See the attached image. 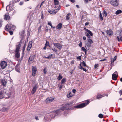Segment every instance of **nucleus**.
Wrapping results in <instances>:
<instances>
[{
	"label": "nucleus",
	"mask_w": 122,
	"mask_h": 122,
	"mask_svg": "<svg viewBox=\"0 0 122 122\" xmlns=\"http://www.w3.org/2000/svg\"><path fill=\"white\" fill-rule=\"evenodd\" d=\"M83 39L84 40H86V38L84 36L83 37Z\"/></svg>",
	"instance_id": "nucleus-62"
},
{
	"label": "nucleus",
	"mask_w": 122,
	"mask_h": 122,
	"mask_svg": "<svg viewBox=\"0 0 122 122\" xmlns=\"http://www.w3.org/2000/svg\"><path fill=\"white\" fill-rule=\"evenodd\" d=\"M21 43H18L16 46V49L15 51V57L18 58L20 57V54L19 53V49L20 47L21 46Z\"/></svg>",
	"instance_id": "nucleus-1"
},
{
	"label": "nucleus",
	"mask_w": 122,
	"mask_h": 122,
	"mask_svg": "<svg viewBox=\"0 0 122 122\" xmlns=\"http://www.w3.org/2000/svg\"><path fill=\"white\" fill-rule=\"evenodd\" d=\"M99 117L101 118H102L103 117V115L101 114H100L98 115Z\"/></svg>",
	"instance_id": "nucleus-37"
},
{
	"label": "nucleus",
	"mask_w": 122,
	"mask_h": 122,
	"mask_svg": "<svg viewBox=\"0 0 122 122\" xmlns=\"http://www.w3.org/2000/svg\"><path fill=\"white\" fill-rule=\"evenodd\" d=\"M98 66V64H95V65L94 67L95 68H96Z\"/></svg>",
	"instance_id": "nucleus-50"
},
{
	"label": "nucleus",
	"mask_w": 122,
	"mask_h": 122,
	"mask_svg": "<svg viewBox=\"0 0 122 122\" xmlns=\"http://www.w3.org/2000/svg\"><path fill=\"white\" fill-rule=\"evenodd\" d=\"M54 99V98L49 97L46 99V103H49L52 102Z\"/></svg>",
	"instance_id": "nucleus-7"
},
{
	"label": "nucleus",
	"mask_w": 122,
	"mask_h": 122,
	"mask_svg": "<svg viewBox=\"0 0 122 122\" xmlns=\"http://www.w3.org/2000/svg\"><path fill=\"white\" fill-rule=\"evenodd\" d=\"M85 35L87 36L88 38H90V36L88 33H85Z\"/></svg>",
	"instance_id": "nucleus-36"
},
{
	"label": "nucleus",
	"mask_w": 122,
	"mask_h": 122,
	"mask_svg": "<svg viewBox=\"0 0 122 122\" xmlns=\"http://www.w3.org/2000/svg\"><path fill=\"white\" fill-rule=\"evenodd\" d=\"M54 2L55 5H59V2L57 0H54Z\"/></svg>",
	"instance_id": "nucleus-27"
},
{
	"label": "nucleus",
	"mask_w": 122,
	"mask_h": 122,
	"mask_svg": "<svg viewBox=\"0 0 122 122\" xmlns=\"http://www.w3.org/2000/svg\"><path fill=\"white\" fill-rule=\"evenodd\" d=\"M62 76L60 75V74H59V76L58 77L57 79L58 80H60L62 79Z\"/></svg>",
	"instance_id": "nucleus-24"
},
{
	"label": "nucleus",
	"mask_w": 122,
	"mask_h": 122,
	"mask_svg": "<svg viewBox=\"0 0 122 122\" xmlns=\"http://www.w3.org/2000/svg\"><path fill=\"white\" fill-rule=\"evenodd\" d=\"M10 18V16L7 14H5L4 15V19L7 20H9Z\"/></svg>",
	"instance_id": "nucleus-13"
},
{
	"label": "nucleus",
	"mask_w": 122,
	"mask_h": 122,
	"mask_svg": "<svg viewBox=\"0 0 122 122\" xmlns=\"http://www.w3.org/2000/svg\"><path fill=\"white\" fill-rule=\"evenodd\" d=\"M9 8V5H8L6 7V10L7 11H8V10H7V8Z\"/></svg>",
	"instance_id": "nucleus-58"
},
{
	"label": "nucleus",
	"mask_w": 122,
	"mask_h": 122,
	"mask_svg": "<svg viewBox=\"0 0 122 122\" xmlns=\"http://www.w3.org/2000/svg\"><path fill=\"white\" fill-rule=\"evenodd\" d=\"M32 42L31 41L29 42L27 48V51H29L32 46Z\"/></svg>",
	"instance_id": "nucleus-11"
},
{
	"label": "nucleus",
	"mask_w": 122,
	"mask_h": 122,
	"mask_svg": "<svg viewBox=\"0 0 122 122\" xmlns=\"http://www.w3.org/2000/svg\"><path fill=\"white\" fill-rule=\"evenodd\" d=\"M88 102L86 103H84L81 104H79L78 105L75 106L74 107L75 108H82L84 107L85 106H86L89 103V101L88 100H87Z\"/></svg>",
	"instance_id": "nucleus-2"
},
{
	"label": "nucleus",
	"mask_w": 122,
	"mask_h": 122,
	"mask_svg": "<svg viewBox=\"0 0 122 122\" xmlns=\"http://www.w3.org/2000/svg\"><path fill=\"white\" fill-rule=\"evenodd\" d=\"M75 62L74 60H73L71 62V65H72L73 64H74Z\"/></svg>",
	"instance_id": "nucleus-47"
},
{
	"label": "nucleus",
	"mask_w": 122,
	"mask_h": 122,
	"mask_svg": "<svg viewBox=\"0 0 122 122\" xmlns=\"http://www.w3.org/2000/svg\"><path fill=\"white\" fill-rule=\"evenodd\" d=\"M41 26H40L38 28V32H40L41 30Z\"/></svg>",
	"instance_id": "nucleus-48"
},
{
	"label": "nucleus",
	"mask_w": 122,
	"mask_h": 122,
	"mask_svg": "<svg viewBox=\"0 0 122 122\" xmlns=\"http://www.w3.org/2000/svg\"><path fill=\"white\" fill-rule=\"evenodd\" d=\"M82 69L84 71H85L86 72V71H87V70H86V69L83 68H82Z\"/></svg>",
	"instance_id": "nucleus-53"
},
{
	"label": "nucleus",
	"mask_w": 122,
	"mask_h": 122,
	"mask_svg": "<svg viewBox=\"0 0 122 122\" xmlns=\"http://www.w3.org/2000/svg\"><path fill=\"white\" fill-rule=\"evenodd\" d=\"M88 41L89 42V43L91 44H92L93 43V41L92 39L89 38L87 39Z\"/></svg>",
	"instance_id": "nucleus-22"
},
{
	"label": "nucleus",
	"mask_w": 122,
	"mask_h": 122,
	"mask_svg": "<svg viewBox=\"0 0 122 122\" xmlns=\"http://www.w3.org/2000/svg\"><path fill=\"white\" fill-rule=\"evenodd\" d=\"M71 14L69 13L67 14L66 17V19L67 20H68L69 19V16Z\"/></svg>",
	"instance_id": "nucleus-32"
},
{
	"label": "nucleus",
	"mask_w": 122,
	"mask_h": 122,
	"mask_svg": "<svg viewBox=\"0 0 122 122\" xmlns=\"http://www.w3.org/2000/svg\"><path fill=\"white\" fill-rule=\"evenodd\" d=\"M62 25L61 23H59L57 26L56 28L58 29H61V28Z\"/></svg>",
	"instance_id": "nucleus-15"
},
{
	"label": "nucleus",
	"mask_w": 122,
	"mask_h": 122,
	"mask_svg": "<svg viewBox=\"0 0 122 122\" xmlns=\"http://www.w3.org/2000/svg\"><path fill=\"white\" fill-rule=\"evenodd\" d=\"M110 4L114 6H117L119 4L118 0H112L110 2Z\"/></svg>",
	"instance_id": "nucleus-4"
},
{
	"label": "nucleus",
	"mask_w": 122,
	"mask_h": 122,
	"mask_svg": "<svg viewBox=\"0 0 122 122\" xmlns=\"http://www.w3.org/2000/svg\"><path fill=\"white\" fill-rule=\"evenodd\" d=\"M116 39H117L118 40V41H122V36H121V37H120H120H119V36H117Z\"/></svg>",
	"instance_id": "nucleus-18"
},
{
	"label": "nucleus",
	"mask_w": 122,
	"mask_h": 122,
	"mask_svg": "<svg viewBox=\"0 0 122 122\" xmlns=\"http://www.w3.org/2000/svg\"><path fill=\"white\" fill-rule=\"evenodd\" d=\"M48 24L49 25H50L52 28H55V27H53L52 26V24L51 22H48Z\"/></svg>",
	"instance_id": "nucleus-30"
},
{
	"label": "nucleus",
	"mask_w": 122,
	"mask_h": 122,
	"mask_svg": "<svg viewBox=\"0 0 122 122\" xmlns=\"http://www.w3.org/2000/svg\"><path fill=\"white\" fill-rule=\"evenodd\" d=\"M85 30L88 33V34L89 33L91 36H93V34L91 31L86 29Z\"/></svg>",
	"instance_id": "nucleus-17"
},
{
	"label": "nucleus",
	"mask_w": 122,
	"mask_h": 122,
	"mask_svg": "<svg viewBox=\"0 0 122 122\" xmlns=\"http://www.w3.org/2000/svg\"><path fill=\"white\" fill-rule=\"evenodd\" d=\"M49 45V42L48 41H47L46 42V43L45 45V46H47Z\"/></svg>",
	"instance_id": "nucleus-44"
},
{
	"label": "nucleus",
	"mask_w": 122,
	"mask_h": 122,
	"mask_svg": "<svg viewBox=\"0 0 122 122\" xmlns=\"http://www.w3.org/2000/svg\"><path fill=\"white\" fill-rule=\"evenodd\" d=\"M106 33H107L110 36L112 35H113V32L111 30H109L107 31Z\"/></svg>",
	"instance_id": "nucleus-12"
},
{
	"label": "nucleus",
	"mask_w": 122,
	"mask_h": 122,
	"mask_svg": "<svg viewBox=\"0 0 122 122\" xmlns=\"http://www.w3.org/2000/svg\"><path fill=\"white\" fill-rule=\"evenodd\" d=\"M38 87V85L36 84L35 86L33 87V89L31 91V93L32 94H33L36 92L37 89Z\"/></svg>",
	"instance_id": "nucleus-9"
},
{
	"label": "nucleus",
	"mask_w": 122,
	"mask_h": 122,
	"mask_svg": "<svg viewBox=\"0 0 122 122\" xmlns=\"http://www.w3.org/2000/svg\"><path fill=\"white\" fill-rule=\"evenodd\" d=\"M105 60H106V59H103L101 60H100V61H105Z\"/></svg>",
	"instance_id": "nucleus-60"
},
{
	"label": "nucleus",
	"mask_w": 122,
	"mask_h": 122,
	"mask_svg": "<svg viewBox=\"0 0 122 122\" xmlns=\"http://www.w3.org/2000/svg\"><path fill=\"white\" fill-rule=\"evenodd\" d=\"M52 50L53 51H54L56 52H57V50L56 49H55V48L52 49Z\"/></svg>",
	"instance_id": "nucleus-46"
},
{
	"label": "nucleus",
	"mask_w": 122,
	"mask_h": 122,
	"mask_svg": "<svg viewBox=\"0 0 122 122\" xmlns=\"http://www.w3.org/2000/svg\"><path fill=\"white\" fill-rule=\"evenodd\" d=\"M118 76L117 73V72H115L112 76V79L114 80H116L117 79V76Z\"/></svg>",
	"instance_id": "nucleus-10"
},
{
	"label": "nucleus",
	"mask_w": 122,
	"mask_h": 122,
	"mask_svg": "<svg viewBox=\"0 0 122 122\" xmlns=\"http://www.w3.org/2000/svg\"><path fill=\"white\" fill-rule=\"evenodd\" d=\"M1 65L2 69H4L7 66V63L5 61H2L1 63Z\"/></svg>",
	"instance_id": "nucleus-6"
},
{
	"label": "nucleus",
	"mask_w": 122,
	"mask_h": 122,
	"mask_svg": "<svg viewBox=\"0 0 122 122\" xmlns=\"http://www.w3.org/2000/svg\"><path fill=\"white\" fill-rule=\"evenodd\" d=\"M122 11L120 10H119L117 11L116 12V14L118 15Z\"/></svg>",
	"instance_id": "nucleus-29"
},
{
	"label": "nucleus",
	"mask_w": 122,
	"mask_h": 122,
	"mask_svg": "<svg viewBox=\"0 0 122 122\" xmlns=\"http://www.w3.org/2000/svg\"><path fill=\"white\" fill-rule=\"evenodd\" d=\"M103 16H105V17L107 15V14L106 13V12L105 11H104L103 12Z\"/></svg>",
	"instance_id": "nucleus-39"
},
{
	"label": "nucleus",
	"mask_w": 122,
	"mask_h": 122,
	"mask_svg": "<svg viewBox=\"0 0 122 122\" xmlns=\"http://www.w3.org/2000/svg\"><path fill=\"white\" fill-rule=\"evenodd\" d=\"M48 28L47 27H46V28L45 31L46 32H47L48 31Z\"/></svg>",
	"instance_id": "nucleus-51"
},
{
	"label": "nucleus",
	"mask_w": 122,
	"mask_h": 122,
	"mask_svg": "<svg viewBox=\"0 0 122 122\" xmlns=\"http://www.w3.org/2000/svg\"><path fill=\"white\" fill-rule=\"evenodd\" d=\"M103 96L102 95H98L96 97V98L97 99H99L100 98H102L103 97Z\"/></svg>",
	"instance_id": "nucleus-20"
},
{
	"label": "nucleus",
	"mask_w": 122,
	"mask_h": 122,
	"mask_svg": "<svg viewBox=\"0 0 122 122\" xmlns=\"http://www.w3.org/2000/svg\"><path fill=\"white\" fill-rule=\"evenodd\" d=\"M15 27L13 26L12 24H7L6 26L5 29L7 30H11L14 29Z\"/></svg>",
	"instance_id": "nucleus-3"
},
{
	"label": "nucleus",
	"mask_w": 122,
	"mask_h": 122,
	"mask_svg": "<svg viewBox=\"0 0 122 122\" xmlns=\"http://www.w3.org/2000/svg\"><path fill=\"white\" fill-rule=\"evenodd\" d=\"M89 24V23L88 22H86L85 23V26H86L88 25Z\"/></svg>",
	"instance_id": "nucleus-55"
},
{
	"label": "nucleus",
	"mask_w": 122,
	"mask_h": 122,
	"mask_svg": "<svg viewBox=\"0 0 122 122\" xmlns=\"http://www.w3.org/2000/svg\"><path fill=\"white\" fill-rule=\"evenodd\" d=\"M84 2L86 3H88V1L87 0H84Z\"/></svg>",
	"instance_id": "nucleus-57"
},
{
	"label": "nucleus",
	"mask_w": 122,
	"mask_h": 122,
	"mask_svg": "<svg viewBox=\"0 0 122 122\" xmlns=\"http://www.w3.org/2000/svg\"><path fill=\"white\" fill-rule=\"evenodd\" d=\"M59 9H57L55 10H53V12H54V14H55L59 10Z\"/></svg>",
	"instance_id": "nucleus-33"
},
{
	"label": "nucleus",
	"mask_w": 122,
	"mask_h": 122,
	"mask_svg": "<svg viewBox=\"0 0 122 122\" xmlns=\"http://www.w3.org/2000/svg\"><path fill=\"white\" fill-rule=\"evenodd\" d=\"M33 59H32V57L31 56L30 57L29 60V61L30 62L31 61H33Z\"/></svg>",
	"instance_id": "nucleus-40"
},
{
	"label": "nucleus",
	"mask_w": 122,
	"mask_h": 122,
	"mask_svg": "<svg viewBox=\"0 0 122 122\" xmlns=\"http://www.w3.org/2000/svg\"><path fill=\"white\" fill-rule=\"evenodd\" d=\"M66 79L65 78H63L61 80V84H62L66 82Z\"/></svg>",
	"instance_id": "nucleus-26"
},
{
	"label": "nucleus",
	"mask_w": 122,
	"mask_h": 122,
	"mask_svg": "<svg viewBox=\"0 0 122 122\" xmlns=\"http://www.w3.org/2000/svg\"><path fill=\"white\" fill-rule=\"evenodd\" d=\"M81 65L82 64H81V63L80 64L79 67L80 69H82V68H82V67Z\"/></svg>",
	"instance_id": "nucleus-42"
},
{
	"label": "nucleus",
	"mask_w": 122,
	"mask_h": 122,
	"mask_svg": "<svg viewBox=\"0 0 122 122\" xmlns=\"http://www.w3.org/2000/svg\"><path fill=\"white\" fill-rule=\"evenodd\" d=\"M69 0L72 3H74V2H75L74 0Z\"/></svg>",
	"instance_id": "nucleus-59"
},
{
	"label": "nucleus",
	"mask_w": 122,
	"mask_h": 122,
	"mask_svg": "<svg viewBox=\"0 0 122 122\" xmlns=\"http://www.w3.org/2000/svg\"><path fill=\"white\" fill-rule=\"evenodd\" d=\"M53 44L55 46L60 50L61 49L62 47L60 43H53Z\"/></svg>",
	"instance_id": "nucleus-8"
},
{
	"label": "nucleus",
	"mask_w": 122,
	"mask_h": 122,
	"mask_svg": "<svg viewBox=\"0 0 122 122\" xmlns=\"http://www.w3.org/2000/svg\"><path fill=\"white\" fill-rule=\"evenodd\" d=\"M99 16L100 17V20L101 21H102L103 20V17L102 16V15L101 13L100 14V15H99Z\"/></svg>",
	"instance_id": "nucleus-34"
},
{
	"label": "nucleus",
	"mask_w": 122,
	"mask_h": 122,
	"mask_svg": "<svg viewBox=\"0 0 122 122\" xmlns=\"http://www.w3.org/2000/svg\"><path fill=\"white\" fill-rule=\"evenodd\" d=\"M79 46L80 47H82V42H80V43L79 44Z\"/></svg>",
	"instance_id": "nucleus-43"
},
{
	"label": "nucleus",
	"mask_w": 122,
	"mask_h": 122,
	"mask_svg": "<svg viewBox=\"0 0 122 122\" xmlns=\"http://www.w3.org/2000/svg\"><path fill=\"white\" fill-rule=\"evenodd\" d=\"M81 56H79L77 57V59H79L80 60L81 59Z\"/></svg>",
	"instance_id": "nucleus-54"
},
{
	"label": "nucleus",
	"mask_w": 122,
	"mask_h": 122,
	"mask_svg": "<svg viewBox=\"0 0 122 122\" xmlns=\"http://www.w3.org/2000/svg\"><path fill=\"white\" fill-rule=\"evenodd\" d=\"M119 93L120 95H122V90H120L119 92Z\"/></svg>",
	"instance_id": "nucleus-49"
},
{
	"label": "nucleus",
	"mask_w": 122,
	"mask_h": 122,
	"mask_svg": "<svg viewBox=\"0 0 122 122\" xmlns=\"http://www.w3.org/2000/svg\"><path fill=\"white\" fill-rule=\"evenodd\" d=\"M81 64H82V65L83 66H84L85 67L87 66L86 65L85 63V62H84V61H83L81 63Z\"/></svg>",
	"instance_id": "nucleus-35"
},
{
	"label": "nucleus",
	"mask_w": 122,
	"mask_h": 122,
	"mask_svg": "<svg viewBox=\"0 0 122 122\" xmlns=\"http://www.w3.org/2000/svg\"><path fill=\"white\" fill-rule=\"evenodd\" d=\"M35 119L36 120H38V117L36 116L35 117Z\"/></svg>",
	"instance_id": "nucleus-61"
},
{
	"label": "nucleus",
	"mask_w": 122,
	"mask_h": 122,
	"mask_svg": "<svg viewBox=\"0 0 122 122\" xmlns=\"http://www.w3.org/2000/svg\"><path fill=\"white\" fill-rule=\"evenodd\" d=\"M72 96V95L71 94V93H70L69 94L67 95V97L68 98L71 97Z\"/></svg>",
	"instance_id": "nucleus-38"
},
{
	"label": "nucleus",
	"mask_w": 122,
	"mask_h": 122,
	"mask_svg": "<svg viewBox=\"0 0 122 122\" xmlns=\"http://www.w3.org/2000/svg\"><path fill=\"white\" fill-rule=\"evenodd\" d=\"M2 85L4 86H5L7 83L6 81L5 80H2L1 81Z\"/></svg>",
	"instance_id": "nucleus-14"
},
{
	"label": "nucleus",
	"mask_w": 122,
	"mask_h": 122,
	"mask_svg": "<svg viewBox=\"0 0 122 122\" xmlns=\"http://www.w3.org/2000/svg\"><path fill=\"white\" fill-rule=\"evenodd\" d=\"M41 17L42 19H43V14H42L41 16Z\"/></svg>",
	"instance_id": "nucleus-63"
},
{
	"label": "nucleus",
	"mask_w": 122,
	"mask_h": 122,
	"mask_svg": "<svg viewBox=\"0 0 122 122\" xmlns=\"http://www.w3.org/2000/svg\"><path fill=\"white\" fill-rule=\"evenodd\" d=\"M53 10H50L49 9L48 10V12L51 14H54V12H53Z\"/></svg>",
	"instance_id": "nucleus-23"
},
{
	"label": "nucleus",
	"mask_w": 122,
	"mask_h": 122,
	"mask_svg": "<svg viewBox=\"0 0 122 122\" xmlns=\"http://www.w3.org/2000/svg\"><path fill=\"white\" fill-rule=\"evenodd\" d=\"M66 104L63 105V106L60 108V110H63L66 108Z\"/></svg>",
	"instance_id": "nucleus-21"
},
{
	"label": "nucleus",
	"mask_w": 122,
	"mask_h": 122,
	"mask_svg": "<svg viewBox=\"0 0 122 122\" xmlns=\"http://www.w3.org/2000/svg\"><path fill=\"white\" fill-rule=\"evenodd\" d=\"M81 49L83 51H84L85 52L86 54L87 50H86L85 48L84 47H82L81 48Z\"/></svg>",
	"instance_id": "nucleus-28"
},
{
	"label": "nucleus",
	"mask_w": 122,
	"mask_h": 122,
	"mask_svg": "<svg viewBox=\"0 0 122 122\" xmlns=\"http://www.w3.org/2000/svg\"><path fill=\"white\" fill-rule=\"evenodd\" d=\"M117 58V56H116L115 57H114V59H111V63L112 64H113L114 62V61H115V60H116V59Z\"/></svg>",
	"instance_id": "nucleus-16"
},
{
	"label": "nucleus",
	"mask_w": 122,
	"mask_h": 122,
	"mask_svg": "<svg viewBox=\"0 0 122 122\" xmlns=\"http://www.w3.org/2000/svg\"><path fill=\"white\" fill-rule=\"evenodd\" d=\"M43 71H44V73L45 74H46V72H47V71H46V68H45L44 70H43Z\"/></svg>",
	"instance_id": "nucleus-45"
},
{
	"label": "nucleus",
	"mask_w": 122,
	"mask_h": 122,
	"mask_svg": "<svg viewBox=\"0 0 122 122\" xmlns=\"http://www.w3.org/2000/svg\"><path fill=\"white\" fill-rule=\"evenodd\" d=\"M86 46L85 47H86V46L88 47H90L91 46V44L90 43H87L85 44Z\"/></svg>",
	"instance_id": "nucleus-25"
},
{
	"label": "nucleus",
	"mask_w": 122,
	"mask_h": 122,
	"mask_svg": "<svg viewBox=\"0 0 122 122\" xmlns=\"http://www.w3.org/2000/svg\"><path fill=\"white\" fill-rule=\"evenodd\" d=\"M63 87V85L62 84H61L60 86H59V90H60Z\"/></svg>",
	"instance_id": "nucleus-41"
},
{
	"label": "nucleus",
	"mask_w": 122,
	"mask_h": 122,
	"mask_svg": "<svg viewBox=\"0 0 122 122\" xmlns=\"http://www.w3.org/2000/svg\"><path fill=\"white\" fill-rule=\"evenodd\" d=\"M4 97L3 94L1 92H0V99L3 98Z\"/></svg>",
	"instance_id": "nucleus-31"
},
{
	"label": "nucleus",
	"mask_w": 122,
	"mask_h": 122,
	"mask_svg": "<svg viewBox=\"0 0 122 122\" xmlns=\"http://www.w3.org/2000/svg\"><path fill=\"white\" fill-rule=\"evenodd\" d=\"M52 54H50L47 57H46L45 56H44L43 58H46L47 59H50L52 57Z\"/></svg>",
	"instance_id": "nucleus-19"
},
{
	"label": "nucleus",
	"mask_w": 122,
	"mask_h": 122,
	"mask_svg": "<svg viewBox=\"0 0 122 122\" xmlns=\"http://www.w3.org/2000/svg\"><path fill=\"white\" fill-rule=\"evenodd\" d=\"M16 70L18 72H20V71L19 70H17L16 68Z\"/></svg>",
	"instance_id": "nucleus-64"
},
{
	"label": "nucleus",
	"mask_w": 122,
	"mask_h": 122,
	"mask_svg": "<svg viewBox=\"0 0 122 122\" xmlns=\"http://www.w3.org/2000/svg\"><path fill=\"white\" fill-rule=\"evenodd\" d=\"M72 92L74 93H75L76 92V90L75 89H74L72 90Z\"/></svg>",
	"instance_id": "nucleus-56"
},
{
	"label": "nucleus",
	"mask_w": 122,
	"mask_h": 122,
	"mask_svg": "<svg viewBox=\"0 0 122 122\" xmlns=\"http://www.w3.org/2000/svg\"><path fill=\"white\" fill-rule=\"evenodd\" d=\"M9 33L11 35H12L13 33V32L12 31H10Z\"/></svg>",
	"instance_id": "nucleus-52"
},
{
	"label": "nucleus",
	"mask_w": 122,
	"mask_h": 122,
	"mask_svg": "<svg viewBox=\"0 0 122 122\" xmlns=\"http://www.w3.org/2000/svg\"><path fill=\"white\" fill-rule=\"evenodd\" d=\"M32 74L33 76H35L37 71L36 68L35 66H33L32 68Z\"/></svg>",
	"instance_id": "nucleus-5"
}]
</instances>
